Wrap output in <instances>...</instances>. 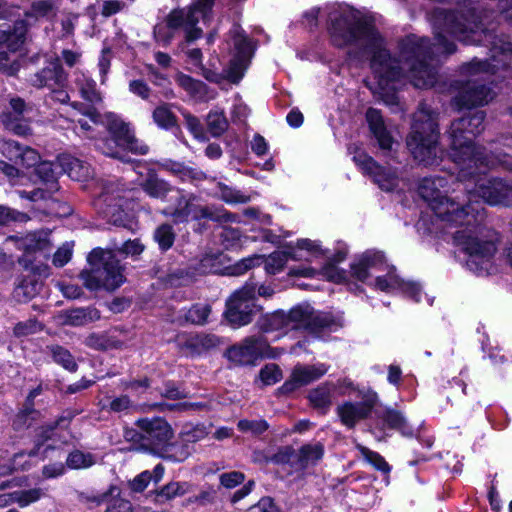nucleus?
I'll return each instance as SVG.
<instances>
[{"instance_id":"nucleus-46","label":"nucleus","mask_w":512,"mask_h":512,"mask_svg":"<svg viewBox=\"0 0 512 512\" xmlns=\"http://www.w3.org/2000/svg\"><path fill=\"white\" fill-rule=\"evenodd\" d=\"M21 69L19 59H12L8 50H0V74L16 77Z\"/></svg>"},{"instance_id":"nucleus-31","label":"nucleus","mask_w":512,"mask_h":512,"mask_svg":"<svg viewBox=\"0 0 512 512\" xmlns=\"http://www.w3.org/2000/svg\"><path fill=\"white\" fill-rule=\"evenodd\" d=\"M383 421L389 428L397 430L405 437L416 436L417 430L400 411L387 410L383 415Z\"/></svg>"},{"instance_id":"nucleus-61","label":"nucleus","mask_w":512,"mask_h":512,"mask_svg":"<svg viewBox=\"0 0 512 512\" xmlns=\"http://www.w3.org/2000/svg\"><path fill=\"white\" fill-rule=\"evenodd\" d=\"M72 253H73V245L68 242L64 243L54 253L53 260H52L53 264L56 267H63L70 261V259L72 257Z\"/></svg>"},{"instance_id":"nucleus-45","label":"nucleus","mask_w":512,"mask_h":512,"mask_svg":"<svg viewBox=\"0 0 512 512\" xmlns=\"http://www.w3.org/2000/svg\"><path fill=\"white\" fill-rule=\"evenodd\" d=\"M249 62L238 58H232L228 67L223 70L225 81L237 84L244 76V71L247 69Z\"/></svg>"},{"instance_id":"nucleus-63","label":"nucleus","mask_w":512,"mask_h":512,"mask_svg":"<svg viewBox=\"0 0 512 512\" xmlns=\"http://www.w3.org/2000/svg\"><path fill=\"white\" fill-rule=\"evenodd\" d=\"M59 428L56 426V422L47 423L40 426L36 430V446L41 447L46 441L50 440L54 434V431Z\"/></svg>"},{"instance_id":"nucleus-16","label":"nucleus","mask_w":512,"mask_h":512,"mask_svg":"<svg viewBox=\"0 0 512 512\" xmlns=\"http://www.w3.org/2000/svg\"><path fill=\"white\" fill-rule=\"evenodd\" d=\"M287 262L288 252L286 250H282L271 253L267 258H265L264 255L259 254L243 258L233 266L229 267L228 270L230 275L239 276L264 263L265 271L268 274L275 275L284 269Z\"/></svg>"},{"instance_id":"nucleus-9","label":"nucleus","mask_w":512,"mask_h":512,"mask_svg":"<svg viewBox=\"0 0 512 512\" xmlns=\"http://www.w3.org/2000/svg\"><path fill=\"white\" fill-rule=\"evenodd\" d=\"M292 329H304L315 338L327 340L329 335L344 326L342 313L315 311L309 304L290 309Z\"/></svg>"},{"instance_id":"nucleus-27","label":"nucleus","mask_w":512,"mask_h":512,"mask_svg":"<svg viewBox=\"0 0 512 512\" xmlns=\"http://www.w3.org/2000/svg\"><path fill=\"white\" fill-rule=\"evenodd\" d=\"M142 190L152 198L163 199L172 190V186L158 177L155 171L149 170L140 184Z\"/></svg>"},{"instance_id":"nucleus-52","label":"nucleus","mask_w":512,"mask_h":512,"mask_svg":"<svg viewBox=\"0 0 512 512\" xmlns=\"http://www.w3.org/2000/svg\"><path fill=\"white\" fill-rule=\"evenodd\" d=\"M24 146L11 139H0V151L4 157L18 164Z\"/></svg>"},{"instance_id":"nucleus-40","label":"nucleus","mask_w":512,"mask_h":512,"mask_svg":"<svg viewBox=\"0 0 512 512\" xmlns=\"http://www.w3.org/2000/svg\"><path fill=\"white\" fill-rule=\"evenodd\" d=\"M152 118L158 127L165 130H169L177 125V118L166 103L157 106L153 110Z\"/></svg>"},{"instance_id":"nucleus-25","label":"nucleus","mask_w":512,"mask_h":512,"mask_svg":"<svg viewBox=\"0 0 512 512\" xmlns=\"http://www.w3.org/2000/svg\"><path fill=\"white\" fill-rule=\"evenodd\" d=\"M42 288V281L35 275H23L17 278L13 298L19 303H26L34 298Z\"/></svg>"},{"instance_id":"nucleus-5","label":"nucleus","mask_w":512,"mask_h":512,"mask_svg":"<svg viewBox=\"0 0 512 512\" xmlns=\"http://www.w3.org/2000/svg\"><path fill=\"white\" fill-rule=\"evenodd\" d=\"M447 184L445 177H425L418 186V192L434 212L435 230L453 235L450 229L460 228L462 224L470 225L475 217L465 211L464 203L442 194L447 192Z\"/></svg>"},{"instance_id":"nucleus-62","label":"nucleus","mask_w":512,"mask_h":512,"mask_svg":"<svg viewBox=\"0 0 512 512\" xmlns=\"http://www.w3.org/2000/svg\"><path fill=\"white\" fill-rule=\"evenodd\" d=\"M109 495H111V490L100 494H95L93 492L87 491H80L77 492V499L79 502L84 504H92L95 506H99L107 499Z\"/></svg>"},{"instance_id":"nucleus-35","label":"nucleus","mask_w":512,"mask_h":512,"mask_svg":"<svg viewBox=\"0 0 512 512\" xmlns=\"http://www.w3.org/2000/svg\"><path fill=\"white\" fill-rule=\"evenodd\" d=\"M191 484L188 482H170L156 491V501L164 503L176 497H181L190 491Z\"/></svg>"},{"instance_id":"nucleus-50","label":"nucleus","mask_w":512,"mask_h":512,"mask_svg":"<svg viewBox=\"0 0 512 512\" xmlns=\"http://www.w3.org/2000/svg\"><path fill=\"white\" fill-rule=\"evenodd\" d=\"M263 458L266 463L285 465L288 463V446L271 445L263 452Z\"/></svg>"},{"instance_id":"nucleus-32","label":"nucleus","mask_w":512,"mask_h":512,"mask_svg":"<svg viewBox=\"0 0 512 512\" xmlns=\"http://www.w3.org/2000/svg\"><path fill=\"white\" fill-rule=\"evenodd\" d=\"M95 147L106 156L118 159L122 162H129L127 154L124 152L126 147L122 145L121 141H118L111 136L99 139L95 143Z\"/></svg>"},{"instance_id":"nucleus-36","label":"nucleus","mask_w":512,"mask_h":512,"mask_svg":"<svg viewBox=\"0 0 512 512\" xmlns=\"http://www.w3.org/2000/svg\"><path fill=\"white\" fill-rule=\"evenodd\" d=\"M153 239L161 252H167L173 246L176 239L173 226L168 223L159 225L153 233Z\"/></svg>"},{"instance_id":"nucleus-15","label":"nucleus","mask_w":512,"mask_h":512,"mask_svg":"<svg viewBox=\"0 0 512 512\" xmlns=\"http://www.w3.org/2000/svg\"><path fill=\"white\" fill-rule=\"evenodd\" d=\"M269 344L263 336L246 337L240 344L227 349L225 355L237 366H255L266 356Z\"/></svg>"},{"instance_id":"nucleus-24","label":"nucleus","mask_w":512,"mask_h":512,"mask_svg":"<svg viewBox=\"0 0 512 512\" xmlns=\"http://www.w3.org/2000/svg\"><path fill=\"white\" fill-rule=\"evenodd\" d=\"M366 120L380 148L383 150H391L393 139L385 127L380 111L375 108H369L366 112Z\"/></svg>"},{"instance_id":"nucleus-48","label":"nucleus","mask_w":512,"mask_h":512,"mask_svg":"<svg viewBox=\"0 0 512 512\" xmlns=\"http://www.w3.org/2000/svg\"><path fill=\"white\" fill-rule=\"evenodd\" d=\"M43 496L41 488H32L29 490L15 491L10 493L11 502H16L20 507H26L31 503L38 501Z\"/></svg>"},{"instance_id":"nucleus-2","label":"nucleus","mask_w":512,"mask_h":512,"mask_svg":"<svg viewBox=\"0 0 512 512\" xmlns=\"http://www.w3.org/2000/svg\"><path fill=\"white\" fill-rule=\"evenodd\" d=\"M512 115V108L510 109ZM484 113L476 112L469 118L463 117L452 122L449 136L451 139V158L458 167L457 178L461 182L473 181L474 187L466 185L468 203L465 211L475 217L470 225L462 224L453 233L456 245L467 254V267L479 276L494 271L492 259L496 253L498 236L493 230L480 225L483 215L478 200L489 205H512V186L499 179L483 177L486 170L503 165L512 170V158L508 155L484 157L483 152L474 147L473 138L483 130Z\"/></svg>"},{"instance_id":"nucleus-26","label":"nucleus","mask_w":512,"mask_h":512,"mask_svg":"<svg viewBox=\"0 0 512 512\" xmlns=\"http://www.w3.org/2000/svg\"><path fill=\"white\" fill-rule=\"evenodd\" d=\"M100 311L95 307H80L64 312V323L70 326H84L100 319Z\"/></svg>"},{"instance_id":"nucleus-41","label":"nucleus","mask_w":512,"mask_h":512,"mask_svg":"<svg viewBox=\"0 0 512 512\" xmlns=\"http://www.w3.org/2000/svg\"><path fill=\"white\" fill-rule=\"evenodd\" d=\"M206 125L213 137H220L228 129L229 123L223 111H210L206 117Z\"/></svg>"},{"instance_id":"nucleus-57","label":"nucleus","mask_w":512,"mask_h":512,"mask_svg":"<svg viewBox=\"0 0 512 512\" xmlns=\"http://www.w3.org/2000/svg\"><path fill=\"white\" fill-rule=\"evenodd\" d=\"M177 83L185 89L187 92H189L192 95L200 94L205 88V84L199 80H195L192 77L185 75V74H179L176 78Z\"/></svg>"},{"instance_id":"nucleus-13","label":"nucleus","mask_w":512,"mask_h":512,"mask_svg":"<svg viewBox=\"0 0 512 512\" xmlns=\"http://www.w3.org/2000/svg\"><path fill=\"white\" fill-rule=\"evenodd\" d=\"M124 190L114 182H106L102 191L95 200V207L99 215L115 226H125L126 213L123 209L125 198Z\"/></svg>"},{"instance_id":"nucleus-56","label":"nucleus","mask_w":512,"mask_h":512,"mask_svg":"<svg viewBox=\"0 0 512 512\" xmlns=\"http://www.w3.org/2000/svg\"><path fill=\"white\" fill-rule=\"evenodd\" d=\"M238 429L242 432H250L253 435H261L268 429V424L265 420H240L237 424Z\"/></svg>"},{"instance_id":"nucleus-19","label":"nucleus","mask_w":512,"mask_h":512,"mask_svg":"<svg viewBox=\"0 0 512 512\" xmlns=\"http://www.w3.org/2000/svg\"><path fill=\"white\" fill-rule=\"evenodd\" d=\"M110 136L122 142V145L132 153L145 155L148 153L149 147L145 144L139 143L131 132L128 124L122 121L115 114H105V123Z\"/></svg>"},{"instance_id":"nucleus-10","label":"nucleus","mask_w":512,"mask_h":512,"mask_svg":"<svg viewBox=\"0 0 512 512\" xmlns=\"http://www.w3.org/2000/svg\"><path fill=\"white\" fill-rule=\"evenodd\" d=\"M198 200L199 198L195 194H181L168 215L175 223H185L190 219L196 221L207 219L219 224L239 222L238 215L215 205H200Z\"/></svg>"},{"instance_id":"nucleus-18","label":"nucleus","mask_w":512,"mask_h":512,"mask_svg":"<svg viewBox=\"0 0 512 512\" xmlns=\"http://www.w3.org/2000/svg\"><path fill=\"white\" fill-rule=\"evenodd\" d=\"M353 161L362 171L373 178V181L385 191H392L398 185V175L396 171L385 169L379 166L372 157L362 151H356L353 155Z\"/></svg>"},{"instance_id":"nucleus-7","label":"nucleus","mask_w":512,"mask_h":512,"mask_svg":"<svg viewBox=\"0 0 512 512\" xmlns=\"http://www.w3.org/2000/svg\"><path fill=\"white\" fill-rule=\"evenodd\" d=\"M407 147L414 159L424 166L438 164L443 152L438 147V125L435 114L422 105L413 116Z\"/></svg>"},{"instance_id":"nucleus-51","label":"nucleus","mask_w":512,"mask_h":512,"mask_svg":"<svg viewBox=\"0 0 512 512\" xmlns=\"http://www.w3.org/2000/svg\"><path fill=\"white\" fill-rule=\"evenodd\" d=\"M357 449L359 450V452L361 453L363 458L368 463L373 465L376 469H378L384 473H388L390 471L389 464L385 461V459L380 454L368 449L367 447H365L363 445H357Z\"/></svg>"},{"instance_id":"nucleus-30","label":"nucleus","mask_w":512,"mask_h":512,"mask_svg":"<svg viewBox=\"0 0 512 512\" xmlns=\"http://www.w3.org/2000/svg\"><path fill=\"white\" fill-rule=\"evenodd\" d=\"M60 166L68 176L76 181H86L92 176L90 165L75 157H64Z\"/></svg>"},{"instance_id":"nucleus-39","label":"nucleus","mask_w":512,"mask_h":512,"mask_svg":"<svg viewBox=\"0 0 512 512\" xmlns=\"http://www.w3.org/2000/svg\"><path fill=\"white\" fill-rule=\"evenodd\" d=\"M189 455L190 451L187 444H179L170 440L157 456L173 462H182L186 460Z\"/></svg>"},{"instance_id":"nucleus-22","label":"nucleus","mask_w":512,"mask_h":512,"mask_svg":"<svg viewBox=\"0 0 512 512\" xmlns=\"http://www.w3.org/2000/svg\"><path fill=\"white\" fill-rule=\"evenodd\" d=\"M329 366L324 363L314 365H297L290 375V389L292 386H301L316 381L325 375Z\"/></svg>"},{"instance_id":"nucleus-8","label":"nucleus","mask_w":512,"mask_h":512,"mask_svg":"<svg viewBox=\"0 0 512 512\" xmlns=\"http://www.w3.org/2000/svg\"><path fill=\"white\" fill-rule=\"evenodd\" d=\"M90 269L80 272V279L89 290L105 289L114 291L125 281L123 266L112 250L93 249L88 257Z\"/></svg>"},{"instance_id":"nucleus-55","label":"nucleus","mask_w":512,"mask_h":512,"mask_svg":"<svg viewBox=\"0 0 512 512\" xmlns=\"http://www.w3.org/2000/svg\"><path fill=\"white\" fill-rule=\"evenodd\" d=\"M259 378L264 385H273L282 378V371L276 364H267L260 370Z\"/></svg>"},{"instance_id":"nucleus-58","label":"nucleus","mask_w":512,"mask_h":512,"mask_svg":"<svg viewBox=\"0 0 512 512\" xmlns=\"http://www.w3.org/2000/svg\"><path fill=\"white\" fill-rule=\"evenodd\" d=\"M182 116L184 118L187 129L193 134V136L197 139L204 140V127L199 118L189 112H183Z\"/></svg>"},{"instance_id":"nucleus-38","label":"nucleus","mask_w":512,"mask_h":512,"mask_svg":"<svg viewBox=\"0 0 512 512\" xmlns=\"http://www.w3.org/2000/svg\"><path fill=\"white\" fill-rule=\"evenodd\" d=\"M288 323V315L284 311H276L266 315L257 321V326L262 332L277 331Z\"/></svg>"},{"instance_id":"nucleus-37","label":"nucleus","mask_w":512,"mask_h":512,"mask_svg":"<svg viewBox=\"0 0 512 512\" xmlns=\"http://www.w3.org/2000/svg\"><path fill=\"white\" fill-rule=\"evenodd\" d=\"M324 449L319 443L308 444L301 448L298 464L301 468L315 465L323 457Z\"/></svg>"},{"instance_id":"nucleus-28","label":"nucleus","mask_w":512,"mask_h":512,"mask_svg":"<svg viewBox=\"0 0 512 512\" xmlns=\"http://www.w3.org/2000/svg\"><path fill=\"white\" fill-rule=\"evenodd\" d=\"M230 34L236 51L234 58L250 62L254 53L252 41L244 34V31L239 25H234Z\"/></svg>"},{"instance_id":"nucleus-21","label":"nucleus","mask_w":512,"mask_h":512,"mask_svg":"<svg viewBox=\"0 0 512 512\" xmlns=\"http://www.w3.org/2000/svg\"><path fill=\"white\" fill-rule=\"evenodd\" d=\"M178 345L181 349H187L191 355H201L217 348L221 340L214 334L196 333L178 336Z\"/></svg>"},{"instance_id":"nucleus-29","label":"nucleus","mask_w":512,"mask_h":512,"mask_svg":"<svg viewBox=\"0 0 512 512\" xmlns=\"http://www.w3.org/2000/svg\"><path fill=\"white\" fill-rule=\"evenodd\" d=\"M335 391V384L324 383L310 391L309 401L314 408L326 412L332 405L333 393Z\"/></svg>"},{"instance_id":"nucleus-12","label":"nucleus","mask_w":512,"mask_h":512,"mask_svg":"<svg viewBox=\"0 0 512 512\" xmlns=\"http://www.w3.org/2000/svg\"><path fill=\"white\" fill-rule=\"evenodd\" d=\"M32 111L31 103H27L17 95H8V103L0 112V125L4 131L15 136H31V120L26 115Z\"/></svg>"},{"instance_id":"nucleus-53","label":"nucleus","mask_w":512,"mask_h":512,"mask_svg":"<svg viewBox=\"0 0 512 512\" xmlns=\"http://www.w3.org/2000/svg\"><path fill=\"white\" fill-rule=\"evenodd\" d=\"M39 418L40 415H34L27 409H21L13 419L12 427L15 431H22L31 427Z\"/></svg>"},{"instance_id":"nucleus-60","label":"nucleus","mask_w":512,"mask_h":512,"mask_svg":"<svg viewBox=\"0 0 512 512\" xmlns=\"http://www.w3.org/2000/svg\"><path fill=\"white\" fill-rule=\"evenodd\" d=\"M190 279V274L182 268H177L173 271H170L164 277V281L166 284L172 287H179L184 285Z\"/></svg>"},{"instance_id":"nucleus-14","label":"nucleus","mask_w":512,"mask_h":512,"mask_svg":"<svg viewBox=\"0 0 512 512\" xmlns=\"http://www.w3.org/2000/svg\"><path fill=\"white\" fill-rule=\"evenodd\" d=\"M135 426L142 428L144 444L141 447H145L148 454L157 456L174 436L171 425L160 417L140 418Z\"/></svg>"},{"instance_id":"nucleus-43","label":"nucleus","mask_w":512,"mask_h":512,"mask_svg":"<svg viewBox=\"0 0 512 512\" xmlns=\"http://www.w3.org/2000/svg\"><path fill=\"white\" fill-rule=\"evenodd\" d=\"M217 188L219 190L218 198L228 204L247 203L250 201L249 196L243 195L240 191L222 182H217Z\"/></svg>"},{"instance_id":"nucleus-33","label":"nucleus","mask_w":512,"mask_h":512,"mask_svg":"<svg viewBox=\"0 0 512 512\" xmlns=\"http://www.w3.org/2000/svg\"><path fill=\"white\" fill-rule=\"evenodd\" d=\"M35 174L43 185L48 188V191L57 192L59 190L57 173L55 171V165L52 162H40L35 168Z\"/></svg>"},{"instance_id":"nucleus-4","label":"nucleus","mask_w":512,"mask_h":512,"mask_svg":"<svg viewBox=\"0 0 512 512\" xmlns=\"http://www.w3.org/2000/svg\"><path fill=\"white\" fill-rule=\"evenodd\" d=\"M348 254V247L344 242H337L334 252L324 249L318 241L299 239L295 245L290 244V259L313 262L318 259L326 260L320 270L309 266H290V278L302 276L307 278L321 277L334 283L345 282L347 275L336 264L344 261Z\"/></svg>"},{"instance_id":"nucleus-20","label":"nucleus","mask_w":512,"mask_h":512,"mask_svg":"<svg viewBox=\"0 0 512 512\" xmlns=\"http://www.w3.org/2000/svg\"><path fill=\"white\" fill-rule=\"evenodd\" d=\"M28 32L29 25L24 19H18L12 24H1L0 48H6L10 53L21 52L27 42Z\"/></svg>"},{"instance_id":"nucleus-23","label":"nucleus","mask_w":512,"mask_h":512,"mask_svg":"<svg viewBox=\"0 0 512 512\" xmlns=\"http://www.w3.org/2000/svg\"><path fill=\"white\" fill-rule=\"evenodd\" d=\"M372 406L367 402H345L338 406L337 413L341 422L348 428H352L362 419H365L371 412Z\"/></svg>"},{"instance_id":"nucleus-11","label":"nucleus","mask_w":512,"mask_h":512,"mask_svg":"<svg viewBox=\"0 0 512 512\" xmlns=\"http://www.w3.org/2000/svg\"><path fill=\"white\" fill-rule=\"evenodd\" d=\"M256 284L247 282L226 301L224 317L233 328L248 325L262 307L256 304Z\"/></svg>"},{"instance_id":"nucleus-1","label":"nucleus","mask_w":512,"mask_h":512,"mask_svg":"<svg viewBox=\"0 0 512 512\" xmlns=\"http://www.w3.org/2000/svg\"><path fill=\"white\" fill-rule=\"evenodd\" d=\"M329 33L338 47L355 46L362 55L371 54V69L377 80L372 88L384 101H396L399 83L407 79L416 88H429L437 79L436 67L432 64L435 56L449 55L455 45L448 36L465 44L477 45L491 42V63L472 60L462 66V74L468 79L460 87L454 98L458 109L483 106L489 103L495 93L483 82L484 75L495 74L500 70L512 71V44L505 38L493 37L476 23L474 11L456 14L437 8L431 15L436 43L431 47L428 40L409 35L400 43L398 59H391L383 48L379 33L361 14L349 6H334L329 12Z\"/></svg>"},{"instance_id":"nucleus-54","label":"nucleus","mask_w":512,"mask_h":512,"mask_svg":"<svg viewBox=\"0 0 512 512\" xmlns=\"http://www.w3.org/2000/svg\"><path fill=\"white\" fill-rule=\"evenodd\" d=\"M43 326L36 319H28L23 322H18L13 328V334L15 337H25L41 331Z\"/></svg>"},{"instance_id":"nucleus-59","label":"nucleus","mask_w":512,"mask_h":512,"mask_svg":"<svg viewBox=\"0 0 512 512\" xmlns=\"http://www.w3.org/2000/svg\"><path fill=\"white\" fill-rule=\"evenodd\" d=\"M133 403L128 395H121L112 399L108 405L103 404L101 408L110 412L120 413L129 410Z\"/></svg>"},{"instance_id":"nucleus-49","label":"nucleus","mask_w":512,"mask_h":512,"mask_svg":"<svg viewBox=\"0 0 512 512\" xmlns=\"http://www.w3.org/2000/svg\"><path fill=\"white\" fill-rule=\"evenodd\" d=\"M210 313V305L197 303L186 312L185 319L192 324L204 325Z\"/></svg>"},{"instance_id":"nucleus-34","label":"nucleus","mask_w":512,"mask_h":512,"mask_svg":"<svg viewBox=\"0 0 512 512\" xmlns=\"http://www.w3.org/2000/svg\"><path fill=\"white\" fill-rule=\"evenodd\" d=\"M46 349L52 356L55 363L61 365L69 372H75L77 370L78 365L74 356L68 349L57 344L49 345L46 347Z\"/></svg>"},{"instance_id":"nucleus-64","label":"nucleus","mask_w":512,"mask_h":512,"mask_svg":"<svg viewBox=\"0 0 512 512\" xmlns=\"http://www.w3.org/2000/svg\"><path fill=\"white\" fill-rule=\"evenodd\" d=\"M220 484L225 488L232 489L243 483L245 475L239 471H231L220 475Z\"/></svg>"},{"instance_id":"nucleus-47","label":"nucleus","mask_w":512,"mask_h":512,"mask_svg":"<svg viewBox=\"0 0 512 512\" xmlns=\"http://www.w3.org/2000/svg\"><path fill=\"white\" fill-rule=\"evenodd\" d=\"M115 340L108 337L105 333H91L89 334L85 340L84 344L95 350H107L110 348H116Z\"/></svg>"},{"instance_id":"nucleus-44","label":"nucleus","mask_w":512,"mask_h":512,"mask_svg":"<svg viewBox=\"0 0 512 512\" xmlns=\"http://www.w3.org/2000/svg\"><path fill=\"white\" fill-rule=\"evenodd\" d=\"M95 464L94 456L91 453H84L80 450H74L68 454L66 465L71 469H83Z\"/></svg>"},{"instance_id":"nucleus-17","label":"nucleus","mask_w":512,"mask_h":512,"mask_svg":"<svg viewBox=\"0 0 512 512\" xmlns=\"http://www.w3.org/2000/svg\"><path fill=\"white\" fill-rule=\"evenodd\" d=\"M28 82L36 89L64 88L68 82V73L64 70L59 58H51L43 68L30 74Z\"/></svg>"},{"instance_id":"nucleus-3","label":"nucleus","mask_w":512,"mask_h":512,"mask_svg":"<svg viewBox=\"0 0 512 512\" xmlns=\"http://www.w3.org/2000/svg\"><path fill=\"white\" fill-rule=\"evenodd\" d=\"M354 278L367 283L376 290L401 292L415 302H421L422 289L419 284L401 279L393 265H390L380 251L367 250L351 263Z\"/></svg>"},{"instance_id":"nucleus-42","label":"nucleus","mask_w":512,"mask_h":512,"mask_svg":"<svg viewBox=\"0 0 512 512\" xmlns=\"http://www.w3.org/2000/svg\"><path fill=\"white\" fill-rule=\"evenodd\" d=\"M123 438L126 442L130 443L127 451L145 453V447H140L144 444V437L141 427H125L123 430Z\"/></svg>"},{"instance_id":"nucleus-6","label":"nucleus","mask_w":512,"mask_h":512,"mask_svg":"<svg viewBox=\"0 0 512 512\" xmlns=\"http://www.w3.org/2000/svg\"><path fill=\"white\" fill-rule=\"evenodd\" d=\"M214 2L215 0H194L187 10H172L162 22L154 26L155 41L161 46L167 47L182 28L185 31L186 43L201 38L203 31L196 25L200 18L204 22L210 18Z\"/></svg>"}]
</instances>
